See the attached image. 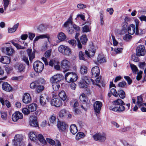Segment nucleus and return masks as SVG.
<instances>
[{
    "instance_id": "f3484780",
    "label": "nucleus",
    "mask_w": 146,
    "mask_h": 146,
    "mask_svg": "<svg viewBox=\"0 0 146 146\" xmlns=\"http://www.w3.org/2000/svg\"><path fill=\"white\" fill-rule=\"evenodd\" d=\"M95 63L98 64H102L106 62V58L102 54H99L97 58L96 61L94 62Z\"/></svg>"
},
{
    "instance_id": "6e6d98bb",
    "label": "nucleus",
    "mask_w": 146,
    "mask_h": 146,
    "mask_svg": "<svg viewBox=\"0 0 146 146\" xmlns=\"http://www.w3.org/2000/svg\"><path fill=\"white\" fill-rule=\"evenodd\" d=\"M130 67L133 72L136 73L137 71L138 70L137 66L134 64H130Z\"/></svg>"
},
{
    "instance_id": "5fc2aeb1",
    "label": "nucleus",
    "mask_w": 146,
    "mask_h": 146,
    "mask_svg": "<svg viewBox=\"0 0 146 146\" xmlns=\"http://www.w3.org/2000/svg\"><path fill=\"white\" fill-rule=\"evenodd\" d=\"M68 43L72 46L73 47H74L76 45V42L75 40H71L68 41Z\"/></svg>"
},
{
    "instance_id": "2eb2a0df",
    "label": "nucleus",
    "mask_w": 146,
    "mask_h": 146,
    "mask_svg": "<svg viewBox=\"0 0 146 146\" xmlns=\"http://www.w3.org/2000/svg\"><path fill=\"white\" fill-rule=\"evenodd\" d=\"M57 127L60 131H64L66 130L67 126L65 122L58 121Z\"/></svg>"
},
{
    "instance_id": "13d9d810",
    "label": "nucleus",
    "mask_w": 146,
    "mask_h": 146,
    "mask_svg": "<svg viewBox=\"0 0 146 146\" xmlns=\"http://www.w3.org/2000/svg\"><path fill=\"white\" fill-rule=\"evenodd\" d=\"M1 117L4 120H6L7 118V115L5 112H1Z\"/></svg>"
},
{
    "instance_id": "603ef678",
    "label": "nucleus",
    "mask_w": 146,
    "mask_h": 146,
    "mask_svg": "<svg viewBox=\"0 0 146 146\" xmlns=\"http://www.w3.org/2000/svg\"><path fill=\"white\" fill-rule=\"evenodd\" d=\"M11 43L18 49H24L25 48V47L21 46L18 44L15 43L13 41H12Z\"/></svg>"
},
{
    "instance_id": "79ce46f5",
    "label": "nucleus",
    "mask_w": 146,
    "mask_h": 146,
    "mask_svg": "<svg viewBox=\"0 0 146 146\" xmlns=\"http://www.w3.org/2000/svg\"><path fill=\"white\" fill-rule=\"evenodd\" d=\"M79 98L81 101L84 103V105L86 104V97L85 94L82 93L81 95L80 96Z\"/></svg>"
},
{
    "instance_id": "864d4df0",
    "label": "nucleus",
    "mask_w": 146,
    "mask_h": 146,
    "mask_svg": "<svg viewBox=\"0 0 146 146\" xmlns=\"http://www.w3.org/2000/svg\"><path fill=\"white\" fill-rule=\"evenodd\" d=\"M56 117L54 115H52L50 119V122L53 124L56 123Z\"/></svg>"
},
{
    "instance_id": "a878e982",
    "label": "nucleus",
    "mask_w": 146,
    "mask_h": 146,
    "mask_svg": "<svg viewBox=\"0 0 146 146\" xmlns=\"http://www.w3.org/2000/svg\"><path fill=\"white\" fill-rule=\"evenodd\" d=\"M50 36L48 34L41 35L39 36H36L35 38L34 41L36 42L39 39H42L45 38H47L48 41L49 40Z\"/></svg>"
},
{
    "instance_id": "cd10ccee",
    "label": "nucleus",
    "mask_w": 146,
    "mask_h": 146,
    "mask_svg": "<svg viewBox=\"0 0 146 146\" xmlns=\"http://www.w3.org/2000/svg\"><path fill=\"white\" fill-rule=\"evenodd\" d=\"M60 98L63 101H65L67 98V96L64 91H62L58 94Z\"/></svg>"
},
{
    "instance_id": "09e8293b",
    "label": "nucleus",
    "mask_w": 146,
    "mask_h": 146,
    "mask_svg": "<svg viewBox=\"0 0 146 146\" xmlns=\"http://www.w3.org/2000/svg\"><path fill=\"white\" fill-rule=\"evenodd\" d=\"M80 71L81 73L82 74H84L87 73V68L84 66H81Z\"/></svg>"
},
{
    "instance_id": "58836bf2",
    "label": "nucleus",
    "mask_w": 146,
    "mask_h": 146,
    "mask_svg": "<svg viewBox=\"0 0 146 146\" xmlns=\"http://www.w3.org/2000/svg\"><path fill=\"white\" fill-rule=\"evenodd\" d=\"M118 95L121 99H124L125 98V94L124 91L122 90H120L118 91Z\"/></svg>"
},
{
    "instance_id": "473e14b6",
    "label": "nucleus",
    "mask_w": 146,
    "mask_h": 146,
    "mask_svg": "<svg viewBox=\"0 0 146 146\" xmlns=\"http://www.w3.org/2000/svg\"><path fill=\"white\" fill-rule=\"evenodd\" d=\"M95 50L92 49V50H91L90 49V50H89V51L87 50H85V54L88 57L93 56H94L95 52Z\"/></svg>"
},
{
    "instance_id": "4468645a",
    "label": "nucleus",
    "mask_w": 146,
    "mask_h": 146,
    "mask_svg": "<svg viewBox=\"0 0 146 146\" xmlns=\"http://www.w3.org/2000/svg\"><path fill=\"white\" fill-rule=\"evenodd\" d=\"M91 73L92 77L95 78L98 76L100 74V69L98 67L95 66L92 69Z\"/></svg>"
},
{
    "instance_id": "5701e85b",
    "label": "nucleus",
    "mask_w": 146,
    "mask_h": 146,
    "mask_svg": "<svg viewBox=\"0 0 146 146\" xmlns=\"http://www.w3.org/2000/svg\"><path fill=\"white\" fill-rule=\"evenodd\" d=\"M38 133L34 131L31 132L29 134L30 139L33 141L37 140L38 139Z\"/></svg>"
},
{
    "instance_id": "412c9836",
    "label": "nucleus",
    "mask_w": 146,
    "mask_h": 146,
    "mask_svg": "<svg viewBox=\"0 0 146 146\" xmlns=\"http://www.w3.org/2000/svg\"><path fill=\"white\" fill-rule=\"evenodd\" d=\"M82 81L85 82L86 84H89L91 82L93 84L94 83V81L91 79L90 77L87 76H84L82 77Z\"/></svg>"
},
{
    "instance_id": "f8f14e48",
    "label": "nucleus",
    "mask_w": 146,
    "mask_h": 146,
    "mask_svg": "<svg viewBox=\"0 0 146 146\" xmlns=\"http://www.w3.org/2000/svg\"><path fill=\"white\" fill-rule=\"evenodd\" d=\"M102 105V103L100 101H96L94 102L93 104V107L96 112L98 113H100Z\"/></svg>"
},
{
    "instance_id": "338daca9",
    "label": "nucleus",
    "mask_w": 146,
    "mask_h": 146,
    "mask_svg": "<svg viewBox=\"0 0 146 146\" xmlns=\"http://www.w3.org/2000/svg\"><path fill=\"white\" fill-rule=\"evenodd\" d=\"M125 79L127 81L128 84L130 85L131 84L132 80L130 78V77L128 76H124V77Z\"/></svg>"
},
{
    "instance_id": "c03bdc74",
    "label": "nucleus",
    "mask_w": 146,
    "mask_h": 146,
    "mask_svg": "<svg viewBox=\"0 0 146 146\" xmlns=\"http://www.w3.org/2000/svg\"><path fill=\"white\" fill-rule=\"evenodd\" d=\"M0 101L2 104H3L4 103L5 104L6 106L9 108L11 106V104L10 102L7 100L4 101V100L2 98H0Z\"/></svg>"
},
{
    "instance_id": "ddd939ff",
    "label": "nucleus",
    "mask_w": 146,
    "mask_h": 146,
    "mask_svg": "<svg viewBox=\"0 0 146 146\" xmlns=\"http://www.w3.org/2000/svg\"><path fill=\"white\" fill-rule=\"evenodd\" d=\"M23 118V114L19 111L15 112L12 115V120L14 122L17 121L19 119H21Z\"/></svg>"
},
{
    "instance_id": "69168bd1",
    "label": "nucleus",
    "mask_w": 146,
    "mask_h": 146,
    "mask_svg": "<svg viewBox=\"0 0 146 146\" xmlns=\"http://www.w3.org/2000/svg\"><path fill=\"white\" fill-rule=\"evenodd\" d=\"M44 27L42 25H40L38 28V31L39 33H41L44 31Z\"/></svg>"
},
{
    "instance_id": "de8ad7c7",
    "label": "nucleus",
    "mask_w": 146,
    "mask_h": 146,
    "mask_svg": "<svg viewBox=\"0 0 146 146\" xmlns=\"http://www.w3.org/2000/svg\"><path fill=\"white\" fill-rule=\"evenodd\" d=\"M3 1L4 9L5 11L8 6L10 1L9 0H3Z\"/></svg>"
},
{
    "instance_id": "39448f33",
    "label": "nucleus",
    "mask_w": 146,
    "mask_h": 146,
    "mask_svg": "<svg viewBox=\"0 0 146 146\" xmlns=\"http://www.w3.org/2000/svg\"><path fill=\"white\" fill-rule=\"evenodd\" d=\"M33 66L35 71L36 72L40 73L43 70L44 65L41 62L37 61L34 63Z\"/></svg>"
},
{
    "instance_id": "680f3d73",
    "label": "nucleus",
    "mask_w": 146,
    "mask_h": 146,
    "mask_svg": "<svg viewBox=\"0 0 146 146\" xmlns=\"http://www.w3.org/2000/svg\"><path fill=\"white\" fill-rule=\"evenodd\" d=\"M43 90V87L42 86H37L36 90L38 93L41 92Z\"/></svg>"
},
{
    "instance_id": "49530a36",
    "label": "nucleus",
    "mask_w": 146,
    "mask_h": 146,
    "mask_svg": "<svg viewBox=\"0 0 146 146\" xmlns=\"http://www.w3.org/2000/svg\"><path fill=\"white\" fill-rule=\"evenodd\" d=\"M85 135L84 133L82 132H79L77 133V134L76 138V140H78L81 138H82L84 137Z\"/></svg>"
},
{
    "instance_id": "37998d69",
    "label": "nucleus",
    "mask_w": 146,
    "mask_h": 146,
    "mask_svg": "<svg viewBox=\"0 0 146 146\" xmlns=\"http://www.w3.org/2000/svg\"><path fill=\"white\" fill-rule=\"evenodd\" d=\"M135 22L136 24L135 29H136V32L135 33V35H139L142 34L143 33H142L140 34L139 32V28L138 26L139 25V21L138 20H135Z\"/></svg>"
},
{
    "instance_id": "393cba45",
    "label": "nucleus",
    "mask_w": 146,
    "mask_h": 146,
    "mask_svg": "<svg viewBox=\"0 0 146 146\" xmlns=\"http://www.w3.org/2000/svg\"><path fill=\"white\" fill-rule=\"evenodd\" d=\"M11 60L10 57L4 56L0 58V62L5 64H9Z\"/></svg>"
},
{
    "instance_id": "1a4fd4ad",
    "label": "nucleus",
    "mask_w": 146,
    "mask_h": 146,
    "mask_svg": "<svg viewBox=\"0 0 146 146\" xmlns=\"http://www.w3.org/2000/svg\"><path fill=\"white\" fill-rule=\"evenodd\" d=\"M136 52L137 56H144L145 53V50L144 46L140 45L138 46L136 49Z\"/></svg>"
},
{
    "instance_id": "20e7f679",
    "label": "nucleus",
    "mask_w": 146,
    "mask_h": 146,
    "mask_svg": "<svg viewBox=\"0 0 146 146\" xmlns=\"http://www.w3.org/2000/svg\"><path fill=\"white\" fill-rule=\"evenodd\" d=\"M58 50L62 54L66 56L70 55L71 53L70 49L68 46L64 45L60 46L58 48Z\"/></svg>"
},
{
    "instance_id": "a211bd4d",
    "label": "nucleus",
    "mask_w": 146,
    "mask_h": 146,
    "mask_svg": "<svg viewBox=\"0 0 146 146\" xmlns=\"http://www.w3.org/2000/svg\"><path fill=\"white\" fill-rule=\"evenodd\" d=\"M1 50L9 56L11 55L14 52V50L11 47H3L1 48Z\"/></svg>"
},
{
    "instance_id": "6ab92c4d",
    "label": "nucleus",
    "mask_w": 146,
    "mask_h": 146,
    "mask_svg": "<svg viewBox=\"0 0 146 146\" xmlns=\"http://www.w3.org/2000/svg\"><path fill=\"white\" fill-rule=\"evenodd\" d=\"M23 101L25 104H28L31 102V98L29 94L26 93L24 94L23 99Z\"/></svg>"
},
{
    "instance_id": "bb28decb",
    "label": "nucleus",
    "mask_w": 146,
    "mask_h": 146,
    "mask_svg": "<svg viewBox=\"0 0 146 146\" xmlns=\"http://www.w3.org/2000/svg\"><path fill=\"white\" fill-rule=\"evenodd\" d=\"M19 26V23L15 25L12 28H9L8 29V33H10L15 32L18 28Z\"/></svg>"
},
{
    "instance_id": "aec40b11",
    "label": "nucleus",
    "mask_w": 146,
    "mask_h": 146,
    "mask_svg": "<svg viewBox=\"0 0 146 146\" xmlns=\"http://www.w3.org/2000/svg\"><path fill=\"white\" fill-rule=\"evenodd\" d=\"M27 51L30 61L32 62L33 59L35 57V52L34 51H32V49L29 48L27 50Z\"/></svg>"
},
{
    "instance_id": "2f4dec72",
    "label": "nucleus",
    "mask_w": 146,
    "mask_h": 146,
    "mask_svg": "<svg viewBox=\"0 0 146 146\" xmlns=\"http://www.w3.org/2000/svg\"><path fill=\"white\" fill-rule=\"evenodd\" d=\"M112 103L113 105L115 106L125 104L124 102L120 99H118L115 100Z\"/></svg>"
},
{
    "instance_id": "ea45409f",
    "label": "nucleus",
    "mask_w": 146,
    "mask_h": 146,
    "mask_svg": "<svg viewBox=\"0 0 146 146\" xmlns=\"http://www.w3.org/2000/svg\"><path fill=\"white\" fill-rule=\"evenodd\" d=\"M80 40L83 44L85 45L88 40L86 35H82L81 37Z\"/></svg>"
},
{
    "instance_id": "c9c22d12",
    "label": "nucleus",
    "mask_w": 146,
    "mask_h": 146,
    "mask_svg": "<svg viewBox=\"0 0 146 146\" xmlns=\"http://www.w3.org/2000/svg\"><path fill=\"white\" fill-rule=\"evenodd\" d=\"M37 139H38L41 143L44 145L46 143V141L44 139L43 136L41 134H38Z\"/></svg>"
},
{
    "instance_id": "9d476101",
    "label": "nucleus",
    "mask_w": 146,
    "mask_h": 146,
    "mask_svg": "<svg viewBox=\"0 0 146 146\" xmlns=\"http://www.w3.org/2000/svg\"><path fill=\"white\" fill-rule=\"evenodd\" d=\"M51 104L52 106L58 107L62 105V102L61 100L57 97L54 98L51 100Z\"/></svg>"
},
{
    "instance_id": "0eeeda50",
    "label": "nucleus",
    "mask_w": 146,
    "mask_h": 146,
    "mask_svg": "<svg viewBox=\"0 0 146 146\" xmlns=\"http://www.w3.org/2000/svg\"><path fill=\"white\" fill-rule=\"evenodd\" d=\"M61 68L64 70V71L66 72L68 71L70 68V62L66 60H63L61 61Z\"/></svg>"
},
{
    "instance_id": "72a5a7b5",
    "label": "nucleus",
    "mask_w": 146,
    "mask_h": 146,
    "mask_svg": "<svg viewBox=\"0 0 146 146\" xmlns=\"http://www.w3.org/2000/svg\"><path fill=\"white\" fill-rule=\"evenodd\" d=\"M37 107V106L36 104L33 103L29 106L28 109L30 111L33 112L36 110Z\"/></svg>"
},
{
    "instance_id": "774afa93",
    "label": "nucleus",
    "mask_w": 146,
    "mask_h": 146,
    "mask_svg": "<svg viewBox=\"0 0 146 146\" xmlns=\"http://www.w3.org/2000/svg\"><path fill=\"white\" fill-rule=\"evenodd\" d=\"M123 50V48H115L114 51L116 54H119Z\"/></svg>"
},
{
    "instance_id": "7ed1b4c3",
    "label": "nucleus",
    "mask_w": 146,
    "mask_h": 146,
    "mask_svg": "<svg viewBox=\"0 0 146 146\" xmlns=\"http://www.w3.org/2000/svg\"><path fill=\"white\" fill-rule=\"evenodd\" d=\"M72 23V17H70L64 24V26L68 29V31L70 34H72L74 31Z\"/></svg>"
},
{
    "instance_id": "0e129e2a",
    "label": "nucleus",
    "mask_w": 146,
    "mask_h": 146,
    "mask_svg": "<svg viewBox=\"0 0 146 146\" xmlns=\"http://www.w3.org/2000/svg\"><path fill=\"white\" fill-rule=\"evenodd\" d=\"M79 56L80 59L85 60L84 54L82 51H80L79 53Z\"/></svg>"
},
{
    "instance_id": "9b49d317",
    "label": "nucleus",
    "mask_w": 146,
    "mask_h": 146,
    "mask_svg": "<svg viewBox=\"0 0 146 146\" xmlns=\"http://www.w3.org/2000/svg\"><path fill=\"white\" fill-rule=\"evenodd\" d=\"M64 78L63 75L61 74H58L53 76L50 79L51 83L58 82Z\"/></svg>"
},
{
    "instance_id": "7c9ffc66",
    "label": "nucleus",
    "mask_w": 146,
    "mask_h": 146,
    "mask_svg": "<svg viewBox=\"0 0 146 146\" xmlns=\"http://www.w3.org/2000/svg\"><path fill=\"white\" fill-rule=\"evenodd\" d=\"M15 67L20 72H21L24 71L25 68V66L24 64H21L17 65Z\"/></svg>"
},
{
    "instance_id": "8fccbe9b",
    "label": "nucleus",
    "mask_w": 146,
    "mask_h": 146,
    "mask_svg": "<svg viewBox=\"0 0 146 146\" xmlns=\"http://www.w3.org/2000/svg\"><path fill=\"white\" fill-rule=\"evenodd\" d=\"M132 36L129 34H127L125 35L124 36L123 40L126 41L128 42L132 38Z\"/></svg>"
},
{
    "instance_id": "3c124183",
    "label": "nucleus",
    "mask_w": 146,
    "mask_h": 146,
    "mask_svg": "<svg viewBox=\"0 0 146 146\" xmlns=\"http://www.w3.org/2000/svg\"><path fill=\"white\" fill-rule=\"evenodd\" d=\"M118 86L121 88H126L127 87V84L125 82L122 81L119 83L118 84Z\"/></svg>"
},
{
    "instance_id": "f03ea898",
    "label": "nucleus",
    "mask_w": 146,
    "mask_h": 146,
    "mask_svg": "<svg viewBox=\"0 0 146 146\" xmlns=\"http://www.w3.org/2000/svg\"><path fill=\"white\" fill-rule=\"evenodd\" d=\"M23 137L21 134H17L15 136L14 143V146H24V144L22 141Z\"/></svg>"
},
{
    "instance_id": "dca6fc26",
    "label": "nucleus",
    "mask_w": 146,
    "mask_h": 146,
    "mask_svg": "<svg viewBox=\"0 0 146 146\" xmlns=\"http://www.w3.org/2000/svg\"><path fill=\"white\" fill-rule=\"evenodd\" d=\"M29 124L31 126L35 127L38 126V124L36 117L33 116L31 117L30 119Z\"/></svg>"
},
{
    "instance_id": "f257e3e1",
    "label": "nucleus",
    "mask_w": 146,
    "mask_h": 146,
    "mask_svg": "<svg viewBox=\"0 0 146 146\" xmlns=\"http://www.w3.org/2000/svg\"><path fill=\"white\" fill-rule=\"evenodd\" d=\"M78 79L76 74L73 72H68L65 76V80L68 83L76 81Z\"/></svg>"
},
{
    "instance_id": "a18cd8bd",
    "label": "nucleus",
    "mask_w": 146,
    "mask_h": 146,
    "mask_svg": "<svg viewBox=\"0 0 146 146\" xmlns=\"http://www.w3.org/2000/svg\"><path fill=\"white\" fill-rule=\"evenodd\" d=\"M67 112H69L67 111L65 109H62L60 110L59 112V115L60 117H63L66 116V114H67Z\"/></svg>"
},
{
    "instance_id": "4c0bfd02",
    "label": "nucleus",
    "mask_w": 146,
    "mask_h": 146,
    "mask_svg": "<svg viewBox=\"0 0 146 146\" xmlns=\"http://www.w3.org/2000/svg\"><path fill=\"white\" fill-rule=\"evenodd\" d=\"M71 106L74 108L77 107L79 105L77 100L74 99L71 101L70 102Z\"/></svg>"
},
{
    "instance_id": "bf43d9fd",
    "label": "nucleus",
    "mask_w": 146,
    "mask_h": 146,
    "mask_svg": "<svg viewBox=\"0 0 146 146\" xmlns=\"http://www.w3.org/2000/svg\"><path fill=\"white\" fill-rule=\"evenodd\" d=\"M110 92L115 97H118V94L116 90L113 88H111Z\"/></svg>"
},
{
    "instance_id": "e2e57ef3",
    "label": "nucleus",
    "mask_w": 146,
    "mask_h": 146,
    "mask_svg": "<svg viewBox=\"0 0 146 146\" xmlns=\"http://www.w3.org/2000/svg\"><path fill=\"white\" fill-rule=\"evenodd\" d=\"M79 86L81 88H86L87 87V86L84 82L82 81V80L80 82L79 84Z\"/></svg>"
},
{
    "instance_id": "c85d7f7f",
    "label": "nucleus",
    "mask_w": 146,
    "mask_h": 146,
    "mask_svg": "<svg viewBox=\"0 0 146 146\" xmlns=\"http://www.w3.org/2000/svg\"><path fill=\"white\" fill-rule=\"evenodd\" d=\"M48 101L47 98L40 96V102L41 105L43 106H45L47 104Z\"/></svg>"
},
{
    "instance_id": "c756f323",
    "label": "nucleus",
    "mask_w": 146,
    "mask_h": 146,
    "mask_svg": "<svg viewBox=\"0 0 146 146\" xmlns=\"http://www.w3.org/2000/svg\"><path fill=\"white\" fill-rule=\"evenodd\" d=\"M70 130L73 134H75L78 131L76 125L74 124L71 125L70 127Z\"/></svg>"
},
{
    "instance_id": "e433bc0d",
    "label": "nucleus",
    "mask_w": 146,
    "mask_h": 146,
    "mask_svg": "<svg viewBox=\"0 0 146 146\" xmlns=\"http://www.w3.org/2000/svg\"><path fill=\"white\" fill-rule=\"evenodd\" d=\"M137 105L139 107L143 105V99L142 97L140 96H138L137 97Z\"/></svg>"
},
{
    "instance_id": "f704fd0d",
    "label": "nucleus",
    "mask_w": 146,
    "mask_h": 146,
    "mask_svg": "<svg viewBox=\"0 0 146 146\" xmlns=\"http://www.w3.org/2000/svg\"><path fill=\"white\" fill-rule=\"evenodd\" d=\"M58 39L61 41L64 40L66 38V36L63 33L60 32L57 35Z\"/></svg>"
},
{
    "instance_id": "6e6552de",
    "label": "nucleus",
    "mask_w": 146,
    "mask_h": 146,
    "mask_svg": "<svg viewBox=\"0 0 146 146\" xmlns=\"http://www.w3.org/2000/svg\"><path fill=\"white\" fill-rule=\"evenodd\" d=\"M121 105L113 107L112 106H110L109 109L110 110L117 113H121L125 111V108L124 105Z\"/></svg>"
},
{
    "instance_id": "b1692460",
    "label": "nucleus",
    "mask_w": 146,
    "mask_h": 146,
    "mask_svg": "<svg viewBox=\"0 0 146 146\" xmlns=\"http://www.w3.org/2000/svg\"><path fill=\"white\" fill-rule=\"evenodd\" d=\"M2 87L3 90L7 92L11 91L12 89L10 85L7 82H4L2 84Z\"/></svg>"
},
{
    "instance_id": "4d7b16f0",
    "label": "nucleus",
    "mask_w": 146,
    "mask_h": 146,
    "mask_svg": "<svg viewBox=\"0 0 146 146\" xmlns=\"http://www.w3.org/2000/svg\"><path fill=\"white\" fill-rule=\"evenodd\" d=\"M38 84V82L37 81L33 82L30 84V87L31 89H34L37 86Z\"/></svg>"
},
{
    "instance_id": "4be33fe9",
    "label": "nucleus",
    "mask_w": 146,
    "mask_h": 146,
    "mask_svg": "<svg viewBox=\"0 0 146 146\" xmlns=\"http://www.w3.org/2000/svg\"><path fill=\"white\" fill-rule=\"evenodd\" d=\"M128 33L131 35H133L136 32V29L135 25L133 24L130 25L127 28Z\"/></svg>"
},
{
    "instance_id": "052dcab7",
    "label": "nucleus",
    "mask_w": 146,
    "mask_h": 146,
    "mask_svg": "<svg viewBox=\"0 0 146 146\" xmlns=\"http://www.w3.org/2000/svg\"><path fill=\"white\" fill-rule=\"evenodd\" d=\"M22 112L25 115H28L30 113V110L27 108H24L22 109Z\"/></svg>"
},
{
    "instance_id": "a19ab883",
    "label": "nucleus",
    "mask_w": 146,
    "mask_h": 146,
    "mask_svg": "<svg viewBox=\"0 0 146 146\" xmlns=\"http://www.w3.org/2000/svg\"><path fill=\"white\" fill-rule=\"evenodd\" d=\"M52 88L54 91H57L59 88L60 85L58 82H53L51 83Z\"/></svg>"
},
{
    "instance_id": "423d86ee",
    "label": "nucleus",
    "mask_w": 146,
    "mask_h": 146,
    "mask_svg": "<svg viewBox=\"0 0 146 146\" xmlns=\"http://www.w3.org/2000/svg\"><path fill=\"white\" fill-rule=\"evenodd\" d=\"M93 137L96 141L104 142L106 139V135L104 133H98L94 135Z\"/></svg>"
}]
</instances>
